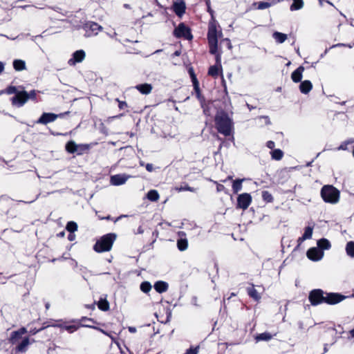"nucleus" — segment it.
Here are the masks:
<instances>
[{"instance_id":"nucleus-1","label":"nucleus","mask_w":354,"mask_h":354,"mask_svg":"<svg viewBox=\"0 0 354 354\" xmlns=\"http://www.w3.org/2000/svg\"><path fill=\"white\" fill-rule=\"evenodd\" d=\"M345 296L339 293H326L321 289L312 290L309 294V301L313 306H317L322 303H326L330 305H334L343 301Z\"/></svg>"},{"instance_id":"nucleus-2","label":"nucleus","mask_w":354,"mask_h":354,"mask_svg":"<svg viewBox=\"0 0 354 354\" xmlns=\"http://www.w3.org/2000/svg\"><path fill=\"white\" fill-rule=\"evenodd\" d=\"M215 126L217 131L225 136H230L233 129L234 122L227 113L223 110L217 111L215 118Z\"/></svg>"},{"instance_id":"nucleus-3","label":"nucleus","mask_w":354,"mask_h":354,"mask_svg":"<svg viewBox=\"0 0 354 354\" xmlns=\"http://www.w3.org/2000/svg\"><path fill=\"white\" fill-rule=\"evenodd\" d=\"M207 39L209 46V53L212 55H216V65L221 67V54L217 53L218 50V39H217V30L216 26L210 25L209 26L207 32Z\"/></svg>"},{"instance_id":"nucleus-4","label":"nucleus","mask_w":354,"mask_h":354,"mask_svg":"<svg viewBox=\"0 0 354 354\" xmlns=\"http://www.w3.org/2000/svg\"><path fill=\"white\" fill-rule=\"evenodd\" d=\"M115 239L116 235L114 233H109L102 236L94 245V250L97 252L111 250Z\"/></svg>"},{"instance_id":"nucleus-5","label":"nucleus","mask_w":354,"mask_h":354,"mask_svg":"<svg viewBox=\"0 0 354 354\" xmlns=\"http://www.w3.org/2000/svg\"><path fill=\"white\" fill-rule=\"evenodd\" d=\"M321 196L326 203L335 204L339 200V192L333 185H324L321 189Z\"/></svg>"},{"instance_id":"nucleus-6","label":"nucleus","mask_w":354,"mask_h":354,"mask_svg":"<svg viewBox=\"0 0 354 354\" xmlns=\"http://www.w3.org/2000/svg\"><path fill=\"white\" fill-rule=\"evenodd\" d=\"M37 92L35 90L28 93L25 91H19L16 95L12 98L13 104H17L18 106H23L29 99L34 100L36 97Z\"/></svg>"},{"instance_id":"nucleus-7","label":"nucleus","mask_w":354,"mask_h":354,"mask_svg":"<svg viewBox=\"0 0 354 354\" xmlns=\"http://www.w3.org/2000/svg\"><path fill=\"white\" fill-rule=\"evenodd\" d=\"M174 34L178 38L184 37L189 40L192 39L190 30L183 23L180 24L178 26L175 28Z\"/></svg>"},{"instance_id":"nucleus-8","label":"nucleus","mask_w":354,"mask_h":354,"mask_svg":"<svg viewBox=\"0 0 354 354\" xmlns=\"http://www.w3.org/2000/svg\"><path fill=\"white\" fill-rule=\"evenodd\" d=\"M251 202L252 196L250 194L243 193L239 194L237 197L236 207L245 210L250 206Z\"/></svg>"},{"instance_id":"nucleus-9","label":"nucleus","mask_w":354,"mask_h":354,"mask_svg":"<svg viewBox=\"0 0 354 354\" xmlns=\"http://www.w3.org/2000/svg\"><path fill=\"white\" fill-rule=\"evenodd\" d=\"M84 28L86 31V33L85 35V37H86L91 36L88 31L92 32L94 35H97L98 34V32L102 31L103 29L102 26L93 21H88L86 24H85Z\"/></svg>"},{"instance_id":"nucleus-10","label":"nucleus","mask_w":354,"mask_h":354,"mask_svg":"<svg viewBox=\"0 0 354 354\" xmlns=\"http://www.w3.org/2000/svg\"><path fill=\"white\" fill-rule=\"evenodd\" d=\"M86 57V53L84 50H78L75 51L72 57L68 59V64L70 66H75L77 63L82 62Z\"/></svg>"},{"instance_id":"nucleus-11","label":"nucleus","mask_w":354,"mask_h":354,"mask_svg":"<svg viewBox=\"0 0 354 354\" xmlns=\"http://www.w3.org/2000/svg\"><path fill=\"white\" fill-rule=\"evenodd\" d=\"M63 114L57 115L52 113H44L37 121L38 124H46L54 122L57 118L62 116Z\"/></svg>"},{"instance_id":"nucleus-12","label":"nucleus","mask_w":354,"mask_h":354,"mask_svg":"<svg viewBox=\"0 0 354 354\" xmlns=\"http://www.w3.org/2000/svg\"><path fill=\"white\" fill-rule=\"evenodd\" d=\"M79 148H81L82 150H86L88 149V146L86 145H78L74 141H69L66 145V149L70 153H77L80 155Z\"/></svg>"},{"instance_id":"nucleus-13","label":"nucleus","mask_w":354,"mask_h":354,"mask_svg":"<svg viewBox=\"0 0 354 354\" xmlns=\"http://www.w3.org/2000/svg\"><path fill=\"white\" fill-rule=\"evenodd\" d=\"M27 333V330L26 328L22 327L17 330H15L12 332L10 337L9 338V342L11 344H17L21 339L23 335Z\"/></svg>"},{"instance_id":"nucleus-14","label":"nucleus","mask_w":354,"mask_h":354,"mask_svg":"<svg viewBox=\"0 0 354 354\" xmlns=\"http://www.w3.org/2000/svg\"><path fill=\"white\" fill-rule=\"evenodd\" d=\"M324 252L317 248H310L307 252V257L313 261H319L323 257Z\"/></svg>"},{"instance_id":"nucleus-15","label":"nucleus","mask_w":354,"mask_h":354,"mask_svg":"<svg viewBox=\"0 0 354 354\" xmlns=\"http://www.w3.org/2000/svg\"><path fill=\"white\" fill-rule=\"evenodd\" d=\"M129 178V176L124 174H116L111 177L110 181L113 185L118 186L124 184Z\"/></svg>"},{"instance_id":"nucleus-16","label":"nucleus","mask_w":354,"mask_h":354,"mask_svg":"<svg viewBox=\"0 0 354 354\" xmlns=\"http://www.w3.org/2000/svg\"><path fill=\"white\" fill-rule=\"evenodd\" d=\"M185 3L183 0L175 1L173 4L174 12L180 17L185 13Z\"/></svg>"},{"instance_id":"nucleus-17","label":"nucleus","mask_w":354,"mask_h":354,"mask_svg":"<svg viewBox=\"0 0 354 354\" xmlns=\"http://www.w3.org/2000/svg\"><path fill=\"white\" fill-rule=\"evenodd\" d=\"M35 340L32 339V342H30V339L28 337H25L22 339V341L16 346L15 351L19 353H24L28 350V346L32 343L34 342Z\"/></svg>"},{"instance_id":"nucleus-18","label":"nucleus","mask_w":354,"mask_h":354,"mask_svg":"<svg viewBox=\"0 0 354 354\" xmlns=\"http://www.w3.org/2000/svg\"><path fill=\"white\" fill-rule=\"evenodd\" d=\"M304 71V67L302 66H299L295 71L291 74V78L294 82H299L302 79V73Z\"/></svg>"},{"instance_id":"nucleus-19","label":"nucleus","mask_w":354,"mask_h":354,"mask_svg":"<svg viewBox=\"0 0 354 354\" xmlns=\"http://www.w3.org/2000/svg\"><path fill=\"white\" fill-rule=\"evenodd\" d=\"M313 88V84L310 80L301 82L299 90L303 94H308Z\"/></svg>"},{"instance_id":"nucleus-20","label":"nucleus","mask_w":354,"mask_h":354,"mask_svg":"<svg viewBox=\"0 0 354 354\" xmlns=\"http://www.w3.org/2000/svg\"><path fill=\"white\" fill-rule=\"evenodd\" d=\"M169 285L167 282L163 281H156L154 284V288L156 292L159 293H162L166 292L168 290Z\"/></svg>"},{"instance_id":"nucleus-21","label":"nucleus","mask_w":354,"mask_h":354,"mask_svg":"<svg viewBox=\"0 0 354 354\" xmlns=\"http://www.w3.org/2000/svg\"><path fill=\"white\" fill-rule=\"evenodd\" d=\"M136 88L142 94L148 95L152 91V86L150 84H141L136 86Z\"/></svg>"},{"instance_id":"nucleus-22","label":"nucleus","mask_w":354,"mask_h":354,"mask_svg":"<svg viewBox=\"0 0 354 354\" xmlns=\"http://www.w3.org/2000/svg\"><path fill=\"white\" fill-rule=\"evenodd\" d=\"M247 292L248 295L254 299L255 301H259L261 299L260 295L258 293L257 290L254 288V285L252 284L251 287L247 288Z\"/></svg>"},{"instance_id":"nucleus-23","label":"nucleus","mask_w":354,"mask_h":354,"mask_svg":"<svg viewBox=\"0 0 354 354\" xmlns=\"http://www.w3.org/2000/svg\"><path fill=\"white\" fill-rule=\"evenodd\" d=\"M272 37L275 39L278 44L283 43L287 39V35L275 31L272 34Z\"/></svg>"},{"instance_id":"nucleus-24","label":"nucleus","mask_w":354,"mask_h":354,"mask_svg":"<svg viewBox=\"0 0 354 354\" xmlns=\"http://www.w3.org/2000/svg\"><path fill=\"white\" fill-rule=\"evenodd\" d=\"M245 179H236L233 181L232 189L233 192L236 194L242 189V183Z\"/></svg>"},{"instance_id":"nucleus-25","label":"nucleus","mask_w":354,"mask_h":354,"mask_svg":"<svg viewBox=\"0 0 354 354\" xmlns=\"http://www.w3.org/2000/svg\"><path fill=\"white\" fill-rule=\"evenodd\" d=\"M177 247L180 251H185L187 249L188 241L187 239H179L177 241Z\"/></svg>"},{"instance_id":"nucleus-26","label":"nucleus","mask_w":354,"mask_h":354,"mask_svg":"<svg viewBox=\"0 0 354 354\" xmlns=\"http://www.w3.org/2000/svg\"><path fill=\"white\" fill-rule=\"evenodd\" d=\"M293 3L290 6L291 11L298 10L304 7V3L303 0H292Z\"/></svg>"},{"instance_id":"nucleus-27","label":"nucleus","mask_w":354,"mask_h":354,"mask_svg":"<svg viewBox=\"0 0 354 354\" xmlns=\"http://www.w3.org/2000/svg\"><path fill=\"white\" fill-rule=\"evenodd\" d=\"M318 248L322 250H328L330 248V243L326 239H321L317 241Z\"/></svg>"},{"instance_id":"nucleus-28","label":"nucleus","mask_w":354,"mask_h":354,"mask_svg":"<svg viewBox=\"0 0 354 354\" xmlns=\"http://www.w3.org/2000/svg\"><path fill=\"white\" fill-rule=\"evenodd\" d=\"M345 250L348 256L354 258V241H348L346 243Z\"/></svg>"},{"instance_id":"nucleus-29","label":"nucleus","mask_w":354,"mask_h":354,"mask_svg":"<svg viewBox=\"0 0 354 354\" xmlns=\"http://www.w3.org/2000/svg\"><path fill=\"white\" fill-rule=\"evenodd\" d=\"M13 67L16 71H22L26 68V63L21 59H15L13 62Z\"/></svg>"},{"instance_id":"nucleus-30","label":"nucleus","mask_w":354,"mask_h":354,"mask_svg":"<svg viewBox=\"0 0 354 354\" xmlns=\"http://www.w3.org/2000/svg\"><path fill=\"white\" fill-rule=\"evenodd\" d=\"M272 158L276 160H280L283 156V152L279 149H274L270 152Z\"/></svg>"},{"instance_id":"nucleus-31","label":"nucleus","mask_w":354,"mask_h":354,"mask_svg":"<svg viewBox=\"0 0 354 354\" xmlns=\"http://www.w3.org/2000/svg\"><path fill=\"white\" fill-rule=\"evenodd\" d=\"M147 197L151 201H157L159 198V194L156 190L151 189L148 192Z\"/></svg>"},{"instance_id":"nucleus-32","label":"nucleus","mask_w":354,"mask_h":354,"mask_svg":"<svg viewBox=\"0 0 354 354\" xmlns=\"http://www.w3.org/2000/svg\"><path fill=\"white\" fill-rule=\"evenodd\" d=\"M257 342L260 341H269L272 339V335L269 333H263L261 334H259L255 337Z\"/></svg>"},{"instance_id":"nucleus-33","label":"nucleus","mask_w":354,"mask_h":354,"mask_svg":"<svg viewBox=\"0 0 354 354\" xmlns=\"http://www.w3.org/2000/svg\"><path fill=\"white\" fill-rule=\"evenodd\" d=\"M97 306L103 311H106L109 309V304L105 299H100L98 301Z\"/></svg>"},{"instance_id":"nucleus-34","label":"nucleus","mask_w":354,"mask_h":354,"mask_svg":"<svg viewBox=\"0 0 354 354\" xmlns=\"http://www.w3.org/2000/svg\"><path fill=\"white\" fill-rule=\"evenodd\" d=\"M66 229L71 233H73L74 232L77 230V224L74 221H69L66 224Z\"/></svg>"},{"instance_id":"nucleus-35","label":"nucleus","mask_w":354,"mask_h":354,"mask_svg":"<svg viewBox=\"0 0 354 354\" xmlns=\"http://www.w3.org/2000/svg\"><path fill=\"white\" fill-rule=\"evenodd\" d=\"M219 68L217 65L212 66L208 71V75L212 77H217L218 75Z\"/></svg>"},{"instance_id":"nucleus-36","label":"nucleus","mask_w":354,"mask_h":354,"mask_svg":"<svg viewBox=\"0 0 354 354\" xmlns=\"http://www.w3.org/2000/svg\"><path fill=\"white\" fill-rule=\"evenodd\" d=\"M151 289V285L148 281H144L140 284V290L145 292L147 293L149 292Z\"/></svg>"},{"instance_id":"nucleus-37","label":"nucleus","mask_w":354,"mask_h":354,"mask_svg":"<svg viewBox=\"0 0 354 354\" xmlns=\"http://www.w3.org/2000/svg\"><path fill=\"white\" fill-rule=\"evenodd\" d=\"M313 227L308 226L305 227L304 233L303 236H304V239H310L312 237L313 235Z\"/></svg>"},{"instance_id":"nucleus-38","label":"nucleus","mask_w":354,"mask_h":354,"mask_svg":"<svg viewBox=\"0 0 354 354\" xmlns=\"http://www.w3.org/2000/svg\"><path fill=\"white\" fill-rule=\"evenodd\" d=\"M192 82H193V85H194V90L196 91V93H197V96L198 98H200V90H199V83L196 79V75H193L192 76Z\"/></svg>"},{"instance_id":"nucleus-39","label":"nucleus","mask_w":354,"mask_h":354,"mask_svg":"<svg viewBox=\"0 0 354 354\" xmlns=\"http://www.w3.org/2000/svg\"><path fill=\"white\" fill-rule=\"evenodd\" d=\"M262 198H263V201H265L268 203H270L273 201V197H272V194L268 191L262 192Z\"/></svg>"},{"instance_id":"nucleus-40","label":"nucleus","mask_w":354,"mask_h":354,"mask_svg":"<svg viewBox=\"0 0 354 354\" xmlns=\"http://www.w3.org/2000/svg\"><path fill=\"white\" fill-rule=\"evenodd\" d=\"M270 6H271V3H270L268 2L260 1L258 3V9L263 10V9L270 7Z\"/></svg>"},{"instance_id":"nucleus-41","label":"nucleus","mask_w":354,"mask_h":354,"mask_svg":"<svg viewBox=\"0 0 354 354\" xmlns=\"http://www.w3.org/2000/svg\"><path fill=\"white\" fill-rule=\"evenodd\" d=\"M178 189L179 192H182V191H189V192H196V189L195 188L189 187L187 185H185V186H181Z\"/></svg>"},{"instance_id":"nucleus-42","label":"nucleus","mask_w":354,"mask_h":354,"mask_svg":"<svg viewBox=\"0 0 354 354\" xmlns=\"http://www.w3.org/2000/svg\"><path fill=\"white\" fill-rule=\"evenodd\" d=\"M198 348H199L198 346H196L195 348L191 347L186 351L185 354H198Z\"/></svg>"},{"instance_id":"nucleus-43","label":"nucleus","mask_w":354,"mask_h":354,"mask_svg":"<svg viewBox=\"0 0 354 354\" xmlns=\"http://www.w3.org/2000/svg\"><path fill=\"white\" fill-rule=\"evenodd\" d=\"M118 102V107L120 109H124L127 107V104L124 101H120L119 99L115 100Z\"/></svg>"},{"instance_id":"nucleus-44","label":"nucleus","mask_w":354,"mask_h":354,"mask_svg":"<svg viewBox=\"0 0 354 354\" xmlns=\"http://www.w3.org/2000/svg\"><path fill=\"white\" fill-rule=\"evenodd\" d=\"M7 93L8 94H14L15 93V95H17V93H19L17 90V88L15 86H9L8 88H7Z\"/></svg>"},{"instance_id":"nucleus-45","label":"nucleus","mask_w":354,"mask_h":354,"mask_svg":"<svg viewBox=\"0 0 354 354\" xmlns=\"http://www.w3.org/2000/svg\"><path fill=\"white\" fill-rule=\"evenodd\" d=\"M216 190L218 192H224L225 190V187L221 184H218L216 186Z\"/></svg>"},{"instance_id":"nucleus-46","label":"nucleus","mask_w":354,"mask_h":354,"mask_svg":"<svg viewBox=\"0 0 354 354\" xmlns=\"http://www.w3.org/2000/svg\"><path fill=\"white\" fill-rule=\"evenodd\" d=\"M65 328L70 333H73V331H75L77 329L76 326H73V325L67 326L65 327Z\"/></svg>"},{"instance_id":"nucleus-47","label":"nucleus","mask_w":354,"mask_h":354,"mask_svg":"<svg viewBox=\"0 0 354 354\" xmlns=\"http://www.w3.org/2000/svg\"><path fill=\"white\" fill-rule=\"evenodd\" d=\"M266 146L268 148L272 149L274 147L275 144L273 141L270 140V141L267 142Z\"/></svg>"},{"instance_id":"nucleus-48","label":"nucleus","mask_w":354,"mask_h":354,"mask_svg":"<svg viewBox=\"0 0 354 354\" xmlns=\"http://www.w3.org/2000/svg\"><path fill=\"white\" fill-rule=\"evenodd\" d=\"M202 108L203 109V113L206 115H210L209 109L207 107L205 106V105L203 104H202Z\"/></svg>"},{"instance_id":"nucleus-49","label":"nucleus","mask_w":354,"mask_h":354,"mask_svg":"<svg viewBox=\"0 0 354 354\" xmlns=\"http://www.w3.org/2000/svg\"><path fill=\"white\" fill-rule=\"evenodd\" d=\"M146 169L149 171V172H151L153 170V166L152 164L151 163H147L146 165Z\"/></svg>"},{"instance_id":"nucleus-50","label":"nucleus","mask_w":354,"mask_h":354,"mask_svg":"<svg viewBox=\"0 0 354 354\" xmlns=\"http://www.w3.org/2000/svg\"><path fill=\"white\" fill-rule=\"evenodd\" d=\"M304 236L302 235V236L299 237L297 240V243H298V245H297V247H299L303 241H304L305 240H306V239H304Z\"/></svg>"},{"instance_id":"nucleus-51","label":"nucleus","mask_w":354,"mask_h":354,"mask_svg":"<svg viewBox=\"0 0 354 354\" xmlns=\"http://www.w3.org/2000/svg\"><path fill=\"white\" fill-rule=\"evenodd\" d=\"M39 195H40L39 194H37V195L36 196L35 198V199H33V200H32V201H28H28H19V202L24 203H33L35 201H36V200L39 198Z\"/></svg>"},{"instance_id":"nucleus-52","label":"nucleus","mask_w":354,"mask_h":354,"mask_svg":"<svg viewBox=\"0 0 354 354\" xmlns=\"http://www.w3.org/2000/svg\"><path fill=\"white\" fill-rule=\"evenodd\" d=\"M128 330H129V331L130 333H136V328L135 327H133V326H129V327L128 328Z\"/></svg>"},{"instance_id":"nucleus-53","label":"nucleus","mask_w":354,"mask_h":354,"mask_svg":"<svg viewBox=\"0 0 354 354\" xmlns=\"http://www.w3.org/2000/svg\"><path fill=\"white\" fill-rule=\"evenodd\" d=\"M75 234H73V233H71L68 236V239L71 241H73L75 239Z\"/></svg>"},{"instance_id":"nucleus-54","label":"nucleus","mask_w":354,"mask_h":354,"mask_svg":"<svg viewBox=\"0 0 354 354\" xmlns=\"http://www.w3.org/2000/svg\"><path fill=\"white\" fill-rule=\"evenodd\" d=\"M144 232V230L142 229V227L141 226H140L138 228V231H137V234H142Z\"/></svg>"},{"instance_id":"nucleus-55","label":"nucleus","mask_w":354,"mask_h":354,"mask_svg":"<svg viewBox=\"0 0 354 354\" xmlns=\"http://www.w3.org/2000/svg\"><path fill=\"white\" fill-rule=\"evenodd\" d=\"M4 69V64L3 62H0V73L3 72Z\"/></svg>"},{"instance_id":"nucleus-56","label":"nucleus","mask_w":354,"mask_h":354,"mask_svg":"<svg viewBox=\"0 0 354 354\" xmlns=\"http://www.w3.org/2000/svg\"><path fill=\"white\" fill-rule=\"evenodd\" d=\"M346 149V147L344 145H341L339 147H338V150H345Z\"/></svg>"},{"instance_id":"nucleus-57","label":"nucleus","mask_w":354,"mask_h":354,"mask_svg":"<svg viewBox=\"0 0 354 354\" xmlns=\"http://www.w3.org/2000/svg\"><path fill=\"white\" fill-rule=\"evenodd\" d=\"M226 41H227V46H228V48H229L230 49V48H232V44H231L230 41L229 39H226Z\"/></svg>"},{"instance_id":"nucleus-58","label":"nucleus","mask_w":354,"mask_h":354,"mask_svg":"<svg viewBox=\"0 0 354 354\" xmlns=\"http://www.w3.org/2000/svg\"><path fill=\"white\" fill-rule=\"evenodd\" d=\"M207 8H208V11L209 12V13H210L211 15H212L213 11L211 10L210 7L209 6V3H208V1H207Z\"/></svg>"},{"instance_id":"nucleus-59","label":"nucleus","mask_w":354,"mask_h":354,"mask_svg":"<svg viewBox=\"0 0 354 354\" xmlns=\"http://www.w3.org/2000/svg\"><path fill=\"white\" fill-rule=\"evenodd\" d=\"M265 119H266V124H270V121L269 120V118L268 116L263 117Z\"/></svg>"},{"instance_id":"nucleus-60","label":"nucleus","mask_w":354,"mask_h":354,"mask_svg":"<svg viewBox=\"0 0 354 354\" xmlns=\"http://www.w3.org/2000/svg\"><path fill=\"white\" fill-rule=\"evenodd\" d=\"M351 337L354 338V328L350 331Z\"/></svg>"},{"instance_id":"nucleus-61","label":"nucleus","mask_w":354,"mask_h":354,"mask_svg":"<svg viewBox=\"0 0 354 354\" xmlns=\"http://www.w3.org/2000/svg\"><path fill=\"white\" fill-rule=\"evenodd\" d=\"M180 51H178V50H176V51H175V53H174V56H179V55H180Z\"/></svg>"},{"instance_id":"nucleus-62","label":"nucleus","mask_w":354,"mask_h":354,"mask_svg":"<svg viewBox=\"0 0 354 354\" xmlns=\"http://www.w3.org/2000/svg\"><path fill=\"white\" fill-rule=\"evenodd\" d=\"M231 179H232V177L231 176H229L227 178V179H225V180H223V182H226V181H227V180H231Z\"/></svg>"},{"instance_id":"nucleus-63","label":"nucleus","mask_w":354,"mask_h":354,"mask_svg":"<svg viewBox=\"0 0 354 354\" xmlns=\"http://www.w3.org/2000/svg\"><path fill=\"white\" fill-rule=\"evenodd\" d=\"M247 106H248V109H249L250 110H251V109H254V107H253V106H250V104H247Z\"/></svg>"},{"instance_id":"nucleus-64","label":"nucleus","mask_w":354,"mask_h":354,"mask_svg":"<svg viewBox=\"0 0 354 354\" xmlns=\"http://www.w3.org/2000/svg\"><path fill=\"white\" fill-rule=\"evenodd\" d=\"M116 32H114L113 35H109V36L111 37V38H113L115 35H116Z\"/></svg>"}]
</instances>
